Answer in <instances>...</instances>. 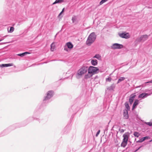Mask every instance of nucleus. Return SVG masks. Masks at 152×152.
Instances as JSON below:
<instances>
[{"mask_svg":"<svg viewBox=\"0 0 152 152\" xmlns=\"http://www.w3.org/2000/svg\"><path fill=\"white\" fill-rule=\"evenodd\" d=\"M99 69L98 67L92 66L88 67V73L84 75V78L88 79L91 77L94 74L99 72Z\"/></svg>","mask_w":152,"mask_h":152,"instance_id":"1","label":"nucleus"},{"mask_svg":"<svg viewBox=\"0 0 152 152\" xmlns=\"http://www.w3.org/2000/svg\"><path fill=\"white\" fill-rule=\"evenodd\" d=\"M88 71V66L86 65H83L81 66L77 71L76 74V77L79 79L87 73Z\"/></svg>","mask_w":152,"mask_h":152,"instance_id":"2","label":"nucleus"},{"mask_svg":"<svg viewBox=\"0 0 152 152\" xmlns=\"http://www.w3.org/2000/svg\"><path fill=\"white\" fill-rule=\"evenodd\" d=\"M96 36L94 32L91 33L88 36L86 40V44L88 46H90L95 41Z\"/></svg>","mask_w":152,"mask_h":152,"instance_id":"3","label":"nucleus"},{"mask_svg":"<svg viewBox=\"0 0 152 152\" xmlns=\"http://www.w3.org/2000/svg\"><path fill=\"white\" fill-rule=\"evenodd\" d=\"M119 37L121 38L127 39L130 38L131 35L129 33L124 32L123 33H118Z\"/></svg>","mask_w":152,"mask_h":152,"instance_id":"4","label":"nucleus"},{"mask_svg":"<svg viewBox=\"0 0 152 152\" xmlns=\"http://www.w3.org/2000/svg\"><path fill=\"white\" fill-rule=\"evenodd\" d=\"M73 47V45L72 43L69 42L66 43L64 47V50L68 52Z\"/></svg>","mask_w":152,"mask_h":152,"instance_id":"5","label":"nucleus"},{"mask_svg":"<svg viewBox=\"0 0 152 152\" xmlns=\"http://www.w3.org/2000/svg\"><path fill=\"white\" fill-rule=\"evenodd\" d=\"M149 36L150 35H148L146 34L142 35L139 38L137 39V40L138 42H144L148 39Z\"/></svg>","mask_w":152,"mask_h":152,"instance_id":"6","label":"nucleus"},{"mask_svg":"<svg viewBox=\"0 0 152 152\" xmlns=\"http://www.w3.org/2000/svg\"><path fill=\"white\" fill-rule=\"evenodd\" d=\"M53 92L52 91H48L47 94L46 96L45 97L44 100L46 101L48 100L51 98L53 96Z\"/></svg>","mask_w":152,"mask_h":152,"instance_id":"7","label":"nucleus"},{"mask_svg":"<svg viewBox=\"0 0 152 152\" xmlns=\"http://www.w3.org/2000/svg\"><path fill=\"white\" fill-rule=\"evenodd\" d=\"M123 48V45L118 43H114L111 46V48L113 49H120Z\"/></svg>","mask_w":152,"mask_h":152,"instance_id":"8","label":"nucleus"},{"mask_svg":"<svg viewBox=\"0 0 152 152\" xmlns=\"http://www.w3.org/2000/svg\"><path fill=\"white\" fill-rule=\"evenodd\" d=\"M149 94L147 93H143L139 95L138 98H140V99H141L146 97Z\"/></svg>","mask_w":152,"mask_h":152,"instance_id":"9","label":"nucleus"},{"mask_svg":"<svg viewBox=\"0 0 152 152\" xmlns=\"http://www.w3.org/2000/svg\"><path fill=\"white\" fill-rule=\"evenodd\" d=\"M135 96V95L134 94H132L130 96L129 99V101L130 104H132V103Z\"/></svg>","mask_w":152,"mask_h":152,"instance_id":"10","label":"nucleus"},{"mask_svg":"<svg viewBox=\"0 0 152 152\" xmlns=\"http://www.w3.org/2000/svg\"><path fill=\"white\" fill-rule=\"evenodd\" d=\"M123 116L124 118L125 119H127L128 117V112L127 110H124V111Z\"/></svg>","mask_w":152,"mask_h":152,"instance_id":"11","label":"nucleus"},{"mask_svg":"<svg viewBox=\"0 0 152 152\" xmlns=\"http://www.w3.org/2000/svg\"><path fill=\"white\" fill-rule=\"evenodd\" d=\"M139 102L138 100H135L132 106V110H133L134 109L136 108V106L139 104Z\"/></svg>","mask_w":152,"mask_h":152,"instance_id":"12","label":"nucleus"},{"mask_svg":"<svg viewBox=\"0 0 152 152\" xmlns=\"http://www.w3.org/2000/svg\"><path fill=\"white\" fill-rule=\"evenodd\" d=\"M123 141L127 142L128 140V136L126 134H124L123 136Z\"/></svg>","mask_w":152,"mask_h":152,"instance_id":"13","label":"nucleus"},{"mask_svg":"<svg viewBox=\"0 0 152 152\" xmlns=\"http://www.w3.org/2000/svg\"><path fill=\"white\" fill-rule=\"evenodd\" d=\"M91 63L93 66H96L98 64L97 61L96 59H92L91 61Z\"/></svg>","mask_w":152,"mask_h":152,"instance_id":"14","label":"nucleus"},{"mask_svg":"<svg viewBox=\"0 0 152 152\" xmlns=\"http://www.w3.org/2000/svg\"><path fill=\"white\" fill-rule=\"evenodd\" d=\"M13 66L12 64H2L0 65V67H7L10 66Z\"/></svg>","mask_w":152,"mask_h":152,"instance_id":"15","label":"nucleus"},{"mask_svg":"<svg viewBox=\"0 0 152 152\" xmlns=\"http://www.w3.org/2000/svg\"><path fill=\"white\" fill-rule=\"evenodd\" d=\"M50 50L51 51H53L55 48V42H53L50 45Z\"/></svg>","mask_w":152,"mask_h":152,"instance_id":"16","label":"nucleus"},{"mask_svg":"<svg viewBox=\"0 0 152 152\" xmlns=\"http://www.w3.org/2000/svg\"><path fill=\"white\" fill-rule=\"evenodd\" d=\"M93 58H96L97 59L100 60H101L102 58L101 56L99 54H96L94 56Z\"/></svg>","mask_w":152,"mask_h":152,"instance_id":"17","label":"nucleus"},{"mask_svg":"<svg viewBox=\"0 0 152 152\" xmlns=\"http://www.w3.org/2000/svg\"><path fill=\"white\" fill-rule=\"evenodd\" d=\"M64 0H56L52 4L53 5L56 4L64 2Z\"/></svg>","mask_w":152,"mask_h":152,"instance_id":"18","label":"nucleus"},{"mask_svg":"<svg viewBox=\"0 0 152 152\" xmlns=\"http://www.w3.org/2000/svg\"><path fill=\"white\" fill-rule=\"evenodd\" d=\"M29 53H29L28 52H26L23 53L18 54H17V55L20 56L21 57H23V56H25V55H26L27 54H29Z\"/></svg>","mask_w":152,"mask_h":152,"instance_id":"19","label":"nucleus"},{"mask_svg":"<svg viewBox=\"0 0 152 152\" xmlns=\"http://www.w3.org/2000/svg\"><path fill=\"white\" fill-rule=\"evenodd\" d=\"M77 17L75 16H73L72 17V22L73 23H75L76 21L77 20Z\"/></svg>","mask_w":152,"mask_h":152,"instance_id":"20","label":"nucleus"},{"mask_svg":"<svg viewBox=\"0 0 152 152\" xmlns=\"http://www.w3.org/2000/svg\"><path fill=\"white\" fill-rule=\"evenodd\" d=\"M115 85L114 84H113L108 88V89L110 90H113L115 88Z\"/></svg>","mask_w":152,"mask_h":152,"instance_id":"21","label":"nucleus"},{"mask_svg":"<svg viewBox=\"0 0 152 152\" xmlns=\"http://www.w3.org/2000/svg\"><path fill=\"white\" fill-rule=\"evenodd\" d=\"M127 142L123 141L121 144V147L124 148L127 145Z\"/></svg>","mask_w":152,"mask_h":152,"instance_id":"22","label":"nucleus"},{"mask_svg":"<svg viewBox=\"0 0 152 152\" xmlns=\"http://www.w3.org/2000/svg\"><path fill=\"white\" fill-rule=\"evenodd\" d=\"M125 78L124 77H121L119 78L118 80L117 83L118 84L121 82V81L124 80L125 79Z\"/></svg>","mask_w":152,"mask_h":152,"instance_id":"23","label":"nucleus"},{"mask_svg":"<svg viewBox=\"0 0 152 152\" xmlns=\"http://www.w3.org/2000/svg\"><path fill=\"white\" fill-rule=\"evenodd\" d=\"M125 105L126 109L125 110H127L128 111L130 109V107L129 106V104L127 102H126L125 103Z\"/></svg>","mask_w":152,"mask_h":152,"instance_id":"24","label":"nucleus"},{"mask_svg":"<svg viewBox=\"0 0 152 152\" xmlns=\"http://www.w3.org/2000/svg\"><path fill=\"white\" fill-rule=\"evenodd\" d=\"M134 135L135 137H138L139 136L140 134L137 132H135L134 133Z\"/></svg>","mask_w":152,"mask_h":152,"instance_id":"25","label":"nucleus"},{"mask_svg":"<svg viewBox=\"0 0 152 152\" xmlns=\"http://www.w3.org/2000/svg\"><path fill=\"white\" fill-rule=\"evenodd\" d=\"M108 0H102L100 2L99 4L101 5L102 4H103L106 2Z\"/></svg>","mask_w":152,"mask_h":152,"instance_id":"26","label":"nucleus"},{"mask_svg":"<svg viewBox=\"0 0 152 152\" xmlns=\"http://www.w3.org/2000/svg\"><path fill=\"white\" fill-rule=\"evenodd\" d=\"M14 30V28L13 27H10L9 32L10 33L12 32Z\"/></svg>","mask_w":152,"mask_h":152,"instance_id":"27","label":"nucleus"},{"mask_svg":"<svg viewBox=\"0 0 152 152\" xmlns=\"http://www.w3.org/2000/svg\"><path fill=\"white\" fill-rule=\"evenodd\" d=\"M112 80V79L110 77H109L106 79V81L110 82Z\"/></svg>","mask_w":152,"mask_h":152,"instance_id":"28","label":"nucleus"},{"mask_svg":"<svg viewBox=\"0 0 152 152\" xmlns=\"http://www.w3.org/2000/svg\"><path fill=\"white\" fill-rule=\"evenodd\" d=\"M144 140V139H143V138H141L140 140H139L137 141V142H143Z\"/></svg>","mask_w":152,"mask_h":152,"instance_id":"29","label":"nucleus"},{"mask_svg":"<svg viewBox=\"0 0 152 152\" xmlns=\"http://www.w3.org/2000/svg\"><path fill=\"white\" fill-rule=\"evenodd\" d=\"M145 124L150 126H152V122H145Z\"/></svg>","mask_w":152,"mask_h":152,"instance_id":"30","label":"nucleus"},{"mask_svg":"<svg viewBox=\"0 0 152 152\" xmlns=\"http://www.w3.org/2000/svg\"><path fill=\"white\" fill-rule=\"evenodd\" d=\"M142 138H143V139H144V140H145L146 139H149L150 138V137H148V136L144 137Z\"/></svg>","mask_w":152,"mask_h":152,"instance_id":"31","label":"nucleus"},{"mask_svg":"<svg viewBox=\"0 0 152 152\" xmlns=\"http://www.w3.org/2000/svg\"><path fill=\"white\" fill-rule=\"evenodd\" d=\"M100 132V130H99L98 132H97L96 134V137H97L98 135L99 134Z\"/></svg>","mask_w":152,"mask_h":152,"instance_id":"32","label":"nucleus"},{"mask_svg":"<svg viewBox=\"0 0 152 152\" xmlns=\"http://www.w3.org/2000/svg\"><path fill=\"white\" fill-rule=\"evenodd\" d=\"M64 8L63 9L62 11L60 13V14H59L58 15V16H60L61 14L64 11Z\"/></svg>","mask_w":152,"mask_h":152,"instance_id":"33","label":"nucleus"},{"mask_svg":"<svg viewBox=\"0 0 152 152\" xmlns=\"http://www.w3.org/2000/svg\"><path fill=\"white\" fill-rule=\"evenodd\" d=\"M152 83V80H151V81H148V82H147L145 83Z\"/></svg>","mask_w":152,"mask_h":152,"instance_id":"34","label":"nucleus"},{"mask_svg":"<svg viewBox=\"0 0 152 152\" xmlns=\"http://www.w3.org/2000/svg\"><path fill=\"white\" fill-rule=\"evenodd\" d=\"M3 39H0V42Z\"/></svg>","mask_w":152,"mask_h":152,"instance_id":"35","label":"nucleus"},{"mask_svg":"<svg viewBox=\"0 0 152 152\" xmlns=\"http://www.w3.org/2000/svg\"><path fill=\"white\" fill-rule=\"evenodd\" d=\"M152 141V139L151 140H150V141H149V142H151Z\"/></svg>","mask_w":152,"mask_h":152,"instance_id":"36","label":"nucleus"},{"mask_svg":"<svg viewBox=\"0 0 152 152\" xmlns=\"http://www.w3.org/2000/svg\"><path fill=\"white\" fill-rule=\"evenodd\" d=\"M137 151V150L135 151Z\"/></svg>","mask_w":152,"mask_h":152,"instance_id":"37","label":"nucleus"}]
</instances>
